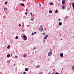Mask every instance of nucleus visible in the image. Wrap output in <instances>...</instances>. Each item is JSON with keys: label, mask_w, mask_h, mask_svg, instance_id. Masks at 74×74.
<instances>
[{"label": "nucleus", "mask_w": 74, "mask_h": 74, "mask_svg": "<svg viewBox=\"0 0 74 74\" xmlns=\"http://www.w3.org/2000/svg\"><path fill=\"white\" fill-rule=\"evenodd\" d=\"M64 9H66V7L65 6L64 7Z\"/></svg>", "instance_id": "nucleus-40"}, {"label": "nucleus", "mask_w": 74, "mask_h": 74, "mask_svg": "<svg viewBox=\"0 0 74 74\" xmlns=\"http://www.w3.org/2000/svg\"><path fill=\"white\" fill-rule=\"evenodd\" d=\"M8 63H10V61L9 60L8 61Z\"/></svg>", "instance_id": "nucleus-26"}, {"label": "nucleus", "mask_w": 74, "mask_h": 74, "mask_svg": "<svg viewBox=\"0 0 74 74\" xmlns=\"http://www.w3.org/2000/svg\"><path fill=\"white\" fill-rule=\"evenodd\" d=\"M44 30H47V29L45 28V29H44Z\"/></svg>", "instance_id": "nucleus-36"}, {"label": "nucleus", "mask_w": 74, "mask_h": 74, "mask_svg": "<svg viewBox=\"0 0 74 74\" xmlns=\"http://www.w3.org/2000/svg\"><path fill=\"white\" fill-rule=\"evenodd\" d=\"M36 33H37V32H35L34 33V34H36Z\"/></svg>", "instance_id": "nucleus-30"}, {"label": "nucleus", "mask_w": 74, "mask_h": 74, "mask_svg": "<svg viewBox=\"0 0 74 74\" xmlns=\"http://www.w3.org/2000/svg\"><path fill=\"white\" fill-rule=\"evenodd\" d=\"M4 10H7V8H5Z\"/></svg>", "instance_id": "nucleus-22"}, {"label": "nucleus", "mask_w": 74, "mask_h": 74, "mask_svg": "<svg viewBox=\"0 0 74 74\" xmlns=\"http://www.w3.org/2000/svg\"><path fill=\"white\" fill-rule=\"evenodd\" d=\"M61 40H63V39H62Z\"/></svg>", "instance_id": "nucleus-48"}, {"label": "nucleus", "mask_w": 74, "mask_h": 74, "mask_svg": "<svg viewBox=\"0 0 74 74\" xmlns=\"http://www.w3.org/2000/svg\"><path fill=\"white\" fill-rule=\"evenodd\" d=\"M43 42H44V43H45V40H44V41H43Z\"/></svg>", "instance_id": "nucleus-29"}, {"label": "nucleus", "mask_w": 74, "mask_h": 74, "mask_svg": "<svg viewBox=\"0 0 74 74\" xmlns=\"http://www.w3.org/2000/svg\"><path fill=\"white\" fill-rule=\"evenodd\" d=\"M7 57H8V58H9V57H10V54H8L7 55Z\"/></svg>", "instance_id": "nucleus-14"}, {"label": "nucleus", "mask_w": 74, "mask_h": 74, "mask_svg": "<svg viewBox=\"0 0 74 74\" xmlns=\"http://www.w3.org/2000/svg\"><path fill=\"white\" fill-rule=\"evenodd\" d=\"M72 5L73 8H74V3H72Z\"/></svg>", "instance_id": "nucleus-12"}, {"label": "nucleus", "mask_w": 74, "mask_h": 74, "mask_svg": "<svg viewBox=\"0 0 74 74\" xmlns=\"http://www.w3.org/2000/svg\"><path fill=\"white\" fill-rule=\"evenodd\" d=\"M23 38L24 40H27V37L25 35L23 36Z\"/></svg>", "instance_id": "nucleus-3"}, {"label": "nucleus", "mask_w": 74, "mask_h": 74, "mask_svg": "<svg viewBox=\"0 0 74 74\" xmlns=\"http://www.w3.org/2000/svg\"><path fill=\"white\" fill-rule=\"evenodd\" d=\"M27 12L25 13V15H27Z\"/></svg>", "instance_id": "nucleus-33"}, {"label": "nucleus", "mask_w": 74, "mask_h": 74, "mask_svg": "<svg viewBox=\"0 0 74 74\" xmlns=\"http://www.w3.org/2000/svg\"><path fill=\"white\" fill-rule=\"evenodd\" d=\"M72 70H74V66L72 67Z\"/></svg>", "instance_id": "nucleus-21"}, {"label": "nucleus", "mask_w": 74, "mask_h": 74, "mask_svg": "<svg viewBox=\"0 0 74 74\" xmlns=\"http://www.w3.org/2000/svg\"><path fill=\"white\" fill-rule=\"evenodd\" d=\"M34 19V18H33L32 19L33 20V19Z\"/></svg>", "instance_id": "nucleus-46"}, {"label": "nucleus", "mask_w": 74, "mask_h": 74, "mask_svg": "<svg viewBox=\"0 0 74 74\" xmlns=\"http://www.w3.org/2000/svg\"><path fill=\"white\" fill-rule=\"evenodd\" d=\"M68 19V17H66L65 18V21H67Z\"/></svg>", "instance_id": "nucleus-7"}, {"label": "nucleus", "mask_w": 74, "mask_h": 74, "mask_svg": "<svg viewBox=\"0 0 74 74\" xmlns=\"http://www.w3.org/2000/svg\"><path fill=\"white\" fill-rule=\"evenodd\" d=\"M40 7L41 6V4L40 5Z\"/></svg>", "instance_id": "nucleus-47"}, {"label": "nucleus", "mask_w": 74, "mask_h": 74, "mask_svg": "<svg viewBox=\"0 0 74 74\" xmlns=\"http://www.w3.org/2000/svg\"><path fill=\"white\" fill-rule=\"evenodd\" d=\"M50 50L51 52H52V49H50Z\"/></svg>", "instance_id": "nucleus-38"}, {"label": "nucleus", "mask_w": 74, "mask_h": 74, "mask_svg": "<svg viewBox=\"0 0 74 74\" xmlns=\"http://www.w3.org/2000/svg\"><path fill=\"white\" fill-rule=\"evenodd\" d=\"M39 30L40 32H42L43 30V27H42V25H41L40 27Z\"/></svg>", "instance_id": "nucleus-1"}, {"label": "nucleus", "mask_w": 74, "mask_h": 74, "mask_svg": "<svg viewBox=\"0 0 74 74\" xmlns=\"http://www.w3.org/2000/svg\"><path fill=\"white\" fill-rule=\"evenodd\" d=\"M32 35H34V33H32Z\"/></svg>", "instance_id": "nucleus-43"}, {"label": "nucleus", "mask_w": 74, "mask_h": 74, "mask_svg": "<svg viewBox=\"0 0 74 74\" xmlns=\"http://www.w3.org/2000/svg\"><path fill=\"white\" fill-rule=\"evenodd\" d=\"M60 56L62 58V57L63 56V53H60Z\"/></svg>", "instance_id": "nucleus-5"}, {"label": "nucleus", "mask_w": 74, "mask_h": 74, "mask_svg": "<svg viewBox=\"0 0 74 74\" xmlns=\"http://www.w3.org/2000/svg\"><path fill=\"white\" fill-rule=\"evenodd\" d=\"M10 56H12V53L11 54Z\"/></svg>", "instance_id": "nucleus-31"}, {"label": "nucleus", "mask_w": 74, "mask_h": 74, "mask_svg": "<svg viewBox=\"0 0 74 74\" xmlns=\"http://www.w3.org/2000/svg\"><path fill=\"white\" fill-rule=\"evenodd\" d=\"M55 12H56V13H58V11L57 10H56L55 11Z\"/></svg>", "instance_id": "nucleus-16"}, {"label": "nucleus", "mask_w": 74, "mask_h": 74, "mask_svg": "<svg viewBox=\"0 0 74 74\" xmlns=\"http://www.w3.org/2000/svg\"><path fill=\"white\" fill-rule=\"evenodd\" d=\"M42 74V72H41L39 74Z\"/></svg>", "instance_id": "nucleus-28"}, {"label": "nucleus", "mask_w": 74, "mask_h": 74, "mask_svg": "<svg viewBox=\"0 0 74 74\" xmlns=\"http://www.w3.org/2000/svg\"><path fill=\"white\" fill-rule=\"evenodd\" d=\"M52 51H49V53H48L49 56H51V55H52Z\"/></svg>", "instance_id": "nucleus-2"}, {"label": "nucleus", "mask_w": 74, "mask_h": 74, "mask_svg": "<svg viewBox=\"0 0 74 74\" xmlns=\"http://www.w3.org/2000/svg\"><path fill=\"white\" fill-rule=\"evenodd\" d=\"M62 9H64V6H62Z\"/></svg>", "instance_id": "nucleus-17"}, {"label": "nucleus", "mask_w": 74, "mask_h": 74, "mask_svg": "<svg viewBox=\"0 0 74 74\" xmlns=\"http://www.w3.org/2000/svg\"><path fill=\"white\" fill-rule=\"evenodd\" d=\"M5 3L6 4H7V1H6L5 2Z\"/></svg>", "instance_id": "nucleus-20"}, {"label": "nucleus", "mask_w": 74, "mask_h": 74, "mask_svg": "<svg viewBox=\"0 0 74 74\" xmlns=\"http://www.w3.org/2000/svg\"><path fill=\"white\" fill-rule=\"evenodd\" d=\"M27 10H28L27 9H26V11H27Z\"/></svg>", "instance_id": "nucleus-41"}, {"label": "nucleus", "mask_w": 74, "mask_h": 74, "mask_svg": "<svg viewBox=\"0 0 74 74\" xmlns=\"http://www.w3.org/2000/svg\"><path fill=\"white\" fill-rule=\"evenodd\" d=\"M26 55H25V54H24V57H26Z\"/></svg>", "instance_id": "nucleus-23"}, {"label": "nucleus", "mask_w": 74, "mask_h": 74, "mask_svg": "<svg viewBox=\"0 0 74 74\" xmlns=\"http://www.w3.org/2000/svg\"><path fill=\"white\" fill-rule=\"evenodd\" d=\"M58 21H60V19H58Z\"/></svg>", "instance_id": "nucleus-45"}, {"label": "nucleus", "mask_w": 74, "mask_h": 74, "mask_svg": "<svg viewBox=\"0 0 74 74\" xmlns=\"http://www.w3.org/2000/svg\"><path fill=\"white\" fill-rule=\"evenodd\" d=\"M30 14H31V15H32V14H33V13H32V12Z\"/></svg>", "instance_id": "nucleus-34"}, {"label": "nucleus", "mask_w": 74, "mask_h": 74, "mask_svg": "<svg viewBox=\"0 0 74 74\" xmlns=\"http://www.w3.org/2000/svg\"><path fill=\"white\" fill-rule=\"evenodd\" d=\"M25 71H29V69L27 68H25Z\"/></svg>", "instance_id": "nucleus-8"}, {"label": "nucleus", "mask_w": 74, "mask_h": 74, "mask_svg": "<svg viewBox=\"0 0 74 74\" xmlns=\"http://www.w3.org/2000/svg\"><path fill=\"white\" fill-rule=\"evenodd\" d=\"M18 26L19 27H21V25L20 24H19Z\"/></svg>", "instance_id": "nucleus-25"}, {"label": "nucleus", "mask_w": 74, "mask_h": 74, "mask_svg": "<svg viewBox=\"0 0 74 74\" xmlns=\"http://www.w3.org/2000/svg\"><path fill=\"white\" fill-rule=\"evenodd\" d=\"M64 70V69H63V68H62V70Z\"/></svg>", "instance_id": "nucleus-39"}, {"label": "nucleus", "mask_w": 74, "mask_h": 74, "mask_svg": "<svg viewBox=\"0 0 74 74\" xmlns=\"http://www.w3.org/2000/svg\"><path fill=\"white\" fill-rule=\"evenodd\" d=\"M17 57H18L17 56H15V58H17Z\"/></svg>", "instance_id": "nucleus-27"}, {"label": "nucleus", "mask_w": 74, "mask_h": 74, "mask_svg": "<svg viewBox=\"0 0 74 74\" xmlns=\"http://www.w3.org/2000/svg\"><path fill=\"white\" fill-rule=\"evenodd\" d=\"M14 65L15 66V64H14Z\"/></svg>", "instance_id": "nucleus-53"}, {"label": "nucleus", "mask_w": 74, "mask_h": 74, "mask_svg": "<svg viewBox=\"0 0 74 74\" xmlns=\"http://www.w3.org/2000/svg\"><path fill=\"white\" fill-rule=\"evenodd\" d=\"M16 39H18V36H16L15 38Z\"/></svg>", "instance_id": "nucleus-18"}, {"label": "nucleus", "mask_w": 74, "mask_h": 74, "mask_svg": "<svg viewBox=\"0 0 74 74\" xmlns=\"http://www.w3.org/2000/svg\"><path fill=\"white\" fill-rule=\"evenodd\" d=\"M47 60H48V61H49V59H48Z\"/></svg>", "instance_id": "nucleus-42"}, {"label": "nucleus", "mask_w": 74, "mask_h": 74, "mask_svg": "<svg viewBox=\"0 0 74 74\" xmlns=\"http://www.w3.org/2000/svg\"><path fill=\"white\" fill-rule=\"evenodd\" d=\"M31 21H33V19H31Z\"/></svg>", "instance_id": "nucleus-35"}, {"label": "nucleus", "mask_w": 74, "mask_h": 74, "mask_svg": "<svg viewBox=\"0 0 74 74\" xmlns=\"http://www.w3.org/2000/svg\"><path fill=\"white\" fill-rule=\"evenodd\" d=\"M59 74V73H56V74Z\"/></svg>", "instance_id": "nucleus-32"}, {"label": "nucleus", "mask_w": 74, "mask_h": 74, "mask_svg": "<svg viewBox=\"0 0 74 74\" xmlns=\"http://www.w3.org/2000/svg\"><path fill=\"white\" fill-rule=\"evenodd\" d=\"M50 5H53V3H50Z\"/></svg>", "instance_id": "nucleus-15"}, {"label": "nucleus", "mask_w": 74, "mask_h": 74, "mask_svg": "<svg viewBox=\"0 0 74 74\" xmlns=\"http://www.w3.org/2000/svg\"><path fill=\"white\" fill-rule=\"evenodd\" d=\"M62 25V22H60L59 23V25Z\"/></svg>", "instance_id": "nucleus-9"}, {"label": "nucleus", "mask_w": 74, "mask_h": 74, "mask_svg": "<svg viewBox=\"0 0 74 74\" xmlns=\"http://www.w3.org/2000/svg\"><path fill=\"white\" fill-rule=\"evenodd\" d=\"M48 74H50V73H49Z\"/></svg>", "instance_id": "nucleus-50"}, {"label": "nucleus", "mask_w": 74, "mask_h": 74, "mask_svg": "<svg viewBox=\"0 0 74 74\" xmlns=\"http://www.w3.org/2000/svg\"><path fill=\"white\" fill-rule=\"evenodd\" d=\"M49 13H50V14H51V13H52V11L50 10L49 11Z\"/></svg>", "instance_id": "nucleus-11"}, {"label": "nucleus", "mask_w": 74, "mask_h": 74, "mask_svg": "<svg viewBox=\"0 0 74 74\" xmlns=\"http://www.w3.org/2000/svg\"><path fill=\"white\" fill-rule=\"evenodd\" d=\"M16 10H17V9H16Z\"/></svg>", "instance_id": "nucleus-52"}, {"label": "nucleus", "mask_w": 74, "mask_h": 74, "mask_svg": "<svg viewBox=\"0 0 74 74\" xmlns=\"http://www.w3.org/2000/svg\"><path fill=\"white\" fill-rule=\"evenodd\" d=\"M21 6H22L23 7L24 6V4L23 3H21Z\"/></svg>", "instance_id": "nucleus-10"}, {"label": "nucleus", "mask_w": 74, "mask_h": 74, "mask_svg": "<svg viewBox=\"0 0 74 74\" xmlns=\"http://www.w3.org/2000/svg\"><path fill=\"white\" fill-rule=\"evenodd\" d=\"M32 62H33V61H32Z\"/></svg>", "instance_id": "nucleus-49"}, {"label": "nucleus", "mask_w": 74, "mask_h": 74, "mask_svg": "<svg viewBox=\"0 0 74 74\" xmlns=\"http://www.w3.org/2000/svg\"><path fill=\"white\" fill-rule=\"evenodd\" d=\"M26 74V73H24L23 74Z\"/></svg>", "instance_id": "nucleus-44"}, {"label": "nucleus", "mask_w": 74, "mask_h": 74, "mask_svg": "<svg viewBox=\"0 0 74 74\" xmlns=\"http://www.w3.org/2000/svg\"><path fill=\"white\" fill-rule=\"evenodd\" d=\"M38 67H40V65H38V66H37L36 67V68H38Z\"/></svg>", "instance_id": "nucleus-13"}, {"label": "nucleus", "mask_w": 74, "mask_h": 74, "mask_svg": "<svg viewBox=\"0 0 74 74\" xmlns=\"http://www.w3.org/2000/svg\"><path fill=\"white\" fill-rule=\"evenodd\" d=\"M43 35H45V33H42Z\"/></svg>", "instance_id": "nucleus-24"}, {"label": "nucleus", "mask_w": 74, "mask_h": 74, "mask_svg": "<svg viewBox=\"0 0 74 74\" xmlns=\"http://www.w3.org/2000/svg\"><path fill=\"white\" fill-rule=\"evenodd\" d=\"M48 35H47L45 36L44 37V39H47V38H48Z\"/></svg>", "instance_id": "nucleus-4"}, {"label": "nucleus", "mask_w": 74, "mask_h": 74, "mask_svg": "<svg viewBox=\"0 0 74 74\" xmlns=\"http://www.w3.org/2000/svg\"><path fill=\"white\" fill-rule=\"evenodd\" d=\"M10 45L7 48H8V49H10Z\"/></svg>", "instance_id": "nucleus-19"}, {"label": "nucleus", "mask_w": 74, "mask_h": 74, "mask_svg": "<svg viewBox=\"0 0 74 74\" xmlns=\"http://www.w3.org/2000/svg\"><path fill=\"white\" fill-rule=\"evenodd\" d=\"M36 47H34V49H36Z\"/></svg>", "instance_id": "nucleus-37"}, {"label": "nucleus", "mask_w": 74, "mask_h": 74, "mask_svg": "<svg viewBox=\"0 0 74 74\" xmlns=\"http://www.w3.org/2000/svg\"><path fill=\"white\" fill-rule=\"evenodd\" d=\"M73 10H74V8H73Z\"/></svg>", "instance_id": "nucleus-51"}, {"label": "nucleus", "mask_w": 74, "mask_h": 74, "mask_svg": "<svg viewBox=\"0 0 74 74\" xmlns=\"http://www.w3.org/2000/svg\"><path fill=\"white\" fill-rule=\"evenodd\" d=\"M64 3H65V0H62V3L63 4H64Z\"/></svg>", "instance_id": "nucleus-6"}]
</instances>
